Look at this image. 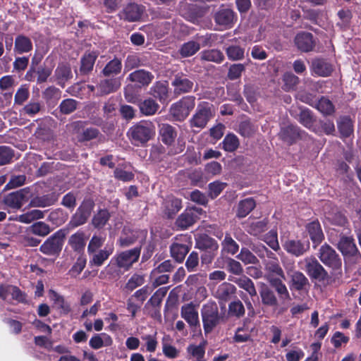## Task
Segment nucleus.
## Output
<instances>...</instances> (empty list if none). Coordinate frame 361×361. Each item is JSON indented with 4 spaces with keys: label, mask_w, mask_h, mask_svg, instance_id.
Here are the masks:
<instances>
[{
    "label": "nucleus",
    "mask_w": 361,
    "mask_h": 361,
    "mask_svg": "<svg viewBox=\"0 0 361 361\" xmlns=\"http://www.w3.org/2000/svg\"><path fill=\"white\" fill-rule=\"evenodd\" d=\"M155 135V127L150 121H142L131 126L128 131V136L131 142L135 145H142Z\"/></svg>",
    "instance_id": "nucleus-1"
},
{
    "label": "nucleus",
    "mask_w": 361,
    "mask_h": 361,
    "mask_svg": "<svg viewBox=\"0 0 361 361\" xmlns=\"http://www.w3.org/2000/svg\"><path fill=\"white\" fill-rule=\"evenodd\" d=\"M201 315L206 334L210 333L219 324L221 319L218 306L213 301H208L202 305Z\"/></svg>",
    "instance_id": "nucleus-2"
},
{
    "label": "nucleus",
    "mask_w": 361,
    "mask_h": 361,
    "mask_svg": "<svg viewBox=\"0 0 361 361\" xmlns=\"http://www.w3.org/2000/svg\"><path fill=\"white\" fill-rule=\"evenodd\" d=\"M214 116L213 105L208 102H202L197 105L195 114L190 119V126L191 128L202 129Z\"/></svg>",
    "instance_id": "nucleus-3"
},
{
    "label": "nucleus",
    "mask_w": 361,
    "mask_h": 361,
    "mask_svg": "<svg viewBox=\"0 0 361 361\" xmlns=\"http://www.w3.org/2000/svg\"><path fill=\"white\" fill-rule=\"evenodd\" d=\"M140 252L141 247L120 252L111 259V262H114L120 269L128 271L138 261Z\"/></svg>",
    "instance_id": "nucleus-4"
},
{
    "label": "nucleus",
    "mask_w": 361,
    "mask_h": 361,
    "mask_svg": "<svg viewBox=\"0 0 361 361\" xmlns=\"http://www.w3.org/2000/svg\"><path fill=\"white\" fill-rule=\"evenodd\" d=\"M195 106V98L192 96L184 97L178 102L173 104L170 108V114L176 121L185 120Z\"/></svg>",
    "instance_id": "nucleus-5"
},
{
    "label": "nucleus",
    "mask_w": 361,
    "mask_h": 361,
    "mask_svg": "<svg viewBox=\"0 0 361 361\" xmlns=\"http://www.w3.org/2000/svg\"><path fill=\"white\" fill-rule=\"evenodd\" d=\"M94 207V202L91 200H85L77 209L75 213L72 216L68 224L70 229L85 224L90 217Z\"/></svg>",
    "instance_id": "nucleus-6"
},
{
    "label": "nucleus",
    "mask_w": 361,
    "mask_h": 361,
    "mask_svg": "<svg viewBox=\"0 0 361 361\" xmlns=\"http://www.w3.org/2000/svg\"><path fill=\"white\" fill-rule=\"evenodd\" d=\"M318 257L323 264L333 269H338L341 267V257L335 250L326 243L320 247Z\"/></svg>",
    "instance_id": "nucleus-7"
},
{
    "label": "nucleus",
    "mask_w": 361,
    "mask_h": 361,
    "mask_svg": "<svg viewBox=\"0 0 361 361\" xmlns=\"http://www.w3.org/2000/svg\"><path fill=\"white\" fill-rule=\"evenodd\" d=\"M300 264L302 265V269L312 279L322 281L324 280L327 275L324 267L314 257H306L300 262Z\"/></svg>",
    "instance_id": "nucleus-8"
},
{
    "label": "nucleus",
    "mask_w": 361,
    "mask_h": 361,
    "mask_svg": "<svg viewBox=\"0 0 361 361\" xmlns=\"http://www.w3.org/2000/svg\"><path fill=\"white\" fill-rule=\"evenodd\" d=\"M65 233L60 230L50 236L41 246L40 250L45 255H51L59 252L62 248Z\"/></svg>",
    "instance_id": "nucleus-9"
},
{
    "label": "nucleus",
    "mask_w": 361,
    "mask_h": 361,
    "mask_svg": "<svg viewBox=\"0 0 361 361\" xmlns=\"http://www.w3.org/2000/svg\"><path fill=\"white\" fill-rule=\"evenodd\" d=\"M189 238L181 235L176 238V241L171 245V257L177 262H181L189 252Z\"/></svg>",
    "instance_id": "nucleus-10"
},
{
    "label": "nucleus",
    "mask_w": 361,
    "mask_h": 361,
    "mask_svg": "<svg viewBox=\"0 0 361 361\" xmlns=\"http://www.w3.org/2000/svg\"><path fill=\"white\" fill-rule=\"evenodd\" d=\"M180 316L191 328L200 326L197 307L192 302L185 304L181 307Z\"/></svg>",
    "instance_id": "nucleus-11"
},
{
    "label": "nucleus",
    "mask_w": 361,
    "mask_h": 361,
    "mask_svg": "<svg viewBox=\"0 0 361 361\" xmlns=\"http://www.w3.org/2000/svg\"><path fill=\"white\" fill-rule=\"evenodd\" d=\"M202 211L201 209H186L176 219V226L181 229H186L191 226L198 219Z\"/></svg>",
    "instance_id": "nucleus-12"
},
{
    "label": "nucleus",
    "mask_w": 361,
    "mask_h": 361,
    "mask_svg": "<svg viewBox=\"0 0 361 361\" xmlns=\"http://www.w3.org/2000/svg\"><path fill=\"white\" fill-rule=\"evenodd\" d=\"M310 71L312 75L327 77L333 71L332 65L324 59L317 58L312 61Z\"/></svg>",
    "instance_id": "nucleus-13"
},
{
    "label": "nucleus",
    "mask_w": 361,
    "mask_h": 361,
    "mask_svg": "<svg viewBox=\"0 0 361 361\" xmlns=\"http://www.w3.org/2000/svg\"><path fill=\"white\" fill-rule=\"evenodd\" d=\"M0 298L9 302H20L23 299L20 290L11 285L0 286Z\"/></svg>",
    "instance_id": "nucleus-14"
},
{
    "label": "nucleus",
    "mask_w": 361,
    "mask_h": 361,
    "mask_svg": "<svg viewBox=\"0 0 361 361\" xmlns=\"http://www.w3.org/2000/svg\"><path fill=\"white\" fill-rule=\"evenodd\" d=\"M282 246L287 252L295 257L302 255L309 249L307 244H304L300 240L293 239L282 241Z\"/></svg>",
    "instance_id": "nucleus-15"
},
{
    "label": "nucleus",
    "mask_w": 361,
    "mask_h": 361,
    "mask_svg": "<svg viewBox=\"0 0 361 361\" xmlns=\"http://www.w3.org/2000/svg\"><path fill=\"white\" fill-rule=\"evenodd\" d=\"M264 264L267 271L266 278L269 281L270 278L285 279L283 271L279 264L278 259L266 260Z\"/></svg>",
    "instance_id": "nucleus-16"
},
{
    "label": "nucleus",
    "mask_w": 361,
    "mask_h": 361,
    "mask_svg": "<svg viewBox=\"0 0 361 361\" xmlns=\"http://www.w3.org/2000/svg\"><path fill=\"white\" fill-rule=\"evenodd\" d=\"M176 94L189 92L193 87V82L185 75H176L171 82Z\"/></svg>",
    "instance_id": "nucleus-17"
},
{
    "label": "nucleus",
    "mask_w": 361,
    "mask_h": 361,
    "mask_svg": "<svg viewBox=\"0 0 361 361\" xmlns=\"http://www.w3.org/2000/svg\"><path fill=\"white\" fill-rule=\"evenodd\" d=\"M302 133L299 128L290 124L281 128L279 136L284 142L290 145L299 137H302Z\"/></svg>",
    "instance_id": "nucleus-18"
},
{
    "label": "nucleus",
    "mask_w": 361,
    "mask_h": 361,
    "mask_svg": "<svg viewBox=\"0 0 361 361\" xmlns=\"http://www.w3.org/2000/svg\"><path fill=\"white\" fill-rule=\"evenodd\" d=\"M215 22L226 28L231 27L234 22V12L229 8H223L217 11L214 16Z\"/></svg>",
    "instance_id": "nucleus-19"
},
{
    "label": "nucleus",
    "mask_w": 361,
    "mask_h": 361,
    "mask_svg": "<svg viewBox=\"0 0 361 361\" xmlns=\"http://www.w3.org/2000/svg\"><path fill=\"white\" fill-rule=\"evenodd\" d=\"M154 75L149 71L143 69L131 73L128 79L137 83L140 87L147 86L153 80Z\"/></svg>",
    "instance_id": "nucleus-20"
},
{
    "label": "nucleus",
    "mask_w": 361,
    "mask_h": 361,
    "mask_svg": "<svg viewBox=\"0 0 361 361\" xmlns=\"http://www.w3.org/2000/svg\"><path fill=\"white\" fill-rule=\"evenodd\" d=\"M143 11L142 6L135 4H130L123 9L121 16L128 21H137L140 19Z\"/></svg>",
    "instance_id": "nucleus-21"
},
{
    "label": "nucleus",
    "mask_w": 361,
    "mask_h": 361,
    "mask_svg": "<svg viewBox=\"0 0 361 361\" xmlns=\"http://www.w3.org/2000/svg\"><path fill=\"white\" fill-rule=\"evenodd\" d=\"M337 247L344 256H353L357 252L353 238L349 236H341Z\"/></svg>",
    "instance_id": "nucleus-22"
},
{
    "label": "nucleus",
    "mask_w": 361,
    "mask_h": 361,
    "mask_svg": "<svg viewBox=\"0 0 361 361\" xmlns=\"http://www.w3.org/2000/svg\"><path fill=\"white\" fill-rule=\"evenodd\" d=\"M295 43L300 51L304 52L310 51L314 47L312 35L308 32L299 33L295 38Z\"/></svg>",
    "instance_id": "nucleus-23"
},
{
    "label": "nucleus",
    "mask_w": 361,
    "mask_h": 361,
    "mask_svg": "<svg viewBox=\"0 0 361 361\" xmlns=\"http://www.w3.org/2000/svg\"><path fill=\"white\" fill-rule=\"evenodd\" d=\"M281 279H282L279 278H270L269 283L277 292L282 303L285 304L290 300V296L286 285L282 282Z\"/></svg>",
    "instance_id": "nucleus-24"
},
{
    "label": "nucleus",
    "mask_w": 361,
    "mask_h": 361,
    "mask_svg": "<svg viewBox=\"0 0 361 361\" xmlns=\"http://www.w3.org/2000/svg\"><path fill=\"white\" fill-rule=\"evenodd\" d=\"M58 200V195L54 193L35 197L30 201V205L35 207H46L53 205Z\"/></svg>",
    "instance_id": "nucleus-25"
},
{
    "label": "nucleus",
    "mask_w": 361,
    "mask_h": 361,
    "mask_svg": "<svg viewBox=\"0 0 361 361\" xmlns=\"http://www.w3.org/2000/svg\"><path fill=\"white\" fill-rule=\"evenodd\" d=\"M306 228L312 243L315 245H319L324 239V234L319 221H314L308 224Z\"/></svg>",
    "instance_id": "nucleus-26"
},
{
    "label": "nucleus",
    "mask_w": 361,
    "mask_h": 361,
    "mask_svg": "<svg viewBox=\"0 0 361 361\" xmlns=\"http://www.w3.org/2000/svg\"><path fill=\"white\" fill-rule=\"evenodd\" d=\"M229 280L236 283L240 288L245 290L251 297L257 295V290L254 283L247 276H242L238 278H230Z\"/></svg>",
    "instance_id": "nucleus-27"
},
{
    "label": "nucleus",
    "mask_w": 361,
    "mask_h": 361,
    "mask_svg": "<svg viewBox=\"0 0 361 361\" xmlns=\"http://www.w3.org/2000/svg\"><path fill=\"white\" fill-rule=\"evenodd\" d=\"M4 203L9 208L18 209L23 204V190L11 192L4 198Z\"/></svg>",
    "instance_id": "nucleus-28"
},
{
    "label": "nucleus",
    "mask_w": 361,
    "mask_h": 361,
    "mask_svg": "<svg viewBox=\"0 0 361 361\" xmlns=\"http://www.w3.org/2000/svg\"><path fill=\"white\" fill-rule=\"evenodd\" d=\"M159 133L161 141L167 145H172L177 135L175 128L166 123L160 126Z\"/></svg>",
    "instance_id": "nucleus-29"
},
{
    "label": "nucleus",
    "mask_w": 361,
    "mask_h": 361,
    "mask_svg": "<svg viewBox=\"0 0 361 361\" xmlns=\"http://www.w3.org/2000/svg\"><path fill=\"white\" fill-rule=\"evenodd\" d=\"M181 200L173 196H168L164 202L165 214L171 217L181 209Z\"/></svg>",
    "instance_id": "nucleus-30"
},
{
    "label": "nucleus",
    "mask_w": 361,
    "mask_h": 361,
    "mask_svg": "<svg viewBox=\"0 0 361 361\" xmlns=\"http://www.w3.org/2000/svg\"><path fill=\"white\" fill-rule=\"evenodd\" d=\"M112 343L113 341L110 336L106 334H100L92 336L89 344L94 349H99L103 346H109Z\"/></svg>",
    "instance_id": "nucleus-31"
},
{
    "label": "nucleus",
    "mask_w": 361,
    "mask_h": 361,
    "mask_svg": "<svg viewBox=\"0 0 361 361\" xmlns=\"http://www.w3.org/2000/svg\"><path fill=\"white\" fill-rule=\"evenodd\" d=\"M151 94L161 103H168V87L164 82H156L151 88Z\"/></svg>",
    "instance_id": "nucleus-32"
},
{
    "label": "nucleus",
    "mask_w": 361,
    "mask_h": 361,
    "mask_svg": "<svg viewBox=\"0 0 361 361\" xmlns=\"http://www.w3.org/2000/svg\"><path fill=\"white\" fill-rule=\"evenodd\" d=\"M71 247L75 251H81L84 249L86 243L85 234L82 231H78L71 235L68 240Z\"/></svg>",
    "instance_id": "nucleus-33"
},
{
    "label": "nucleus",
    "mask_w": 361,
    "mask_h": 361,
    "mask_svg": "<svg viewBox=\"0 0 361 361\" xmlns=\"http://www.w3.org/2000/svg\"><path fill=\"white\" fill-rule=\"evenodd\" d=\"M97 58L96 52H90L85 54L81 59V66L80 71L82 74H87L90 72Z\"/></svg>",
    "instance_id": "nucleus-34"
},
{
    "label": "nucleus",
    "mask_w": 361,
    "mask_h": 361,
    "mask_svg": "<svg viewBox=\"0 0 361 361\" xmlns=\"http://www.w3.org/2000/svg\"><path fill=\"white\" fill-rule=\"evenodd\" d=\"M255 200L251 197L241 200L238 206L237 216L245 217L255 207Z\"/></svg>",
    "instance_id": "nucleus-35"
},
{
    "label": "nucleus",
    "mask_w": 361,
    "mask_h": 361,
    "mask_svg": "<svg viewBox=\"0 0 361 361\" xmlns=\"http://www.w3.org/2000/svg\"><path fill=\"white\" fill-rule=\"evenodd\" d=\"M121 85L118 80L116 78L106 79L102 80L98 85V88L102 94H107L116 91Z\"/></svg>",
    "instance_id": "nucleus-36"
},
{
    "label": "nucleus",
    "mask_w": 361,
    "mask_h": 361,
    "mask_svg": "<svg viewBox=\"0 0 361 361\" xmlns=\"http://www.w3.org/2000/svg\"><path fill=\"white\" fill-rule=\"evenodd\" d=\"M235 290L236 288L233 284L224 282L218 287L215 295L221 300H227Z\"/></svg>",
    "instance_id": "nucleus-37"
},
{
    "label": "nucleus",
    "mask_w": 361,
    "mask_h": 361,
    "mask_svg": "<svg viewBox=\"0 0 361 361\" xmlns=\"http://www.w3.org/2000/svg\"><path fill=\"white\" fill-rule=\"evenodd\" d=\"M49 297L54 302L56 307L61 309L64 313H68L71 311L70 304L65 300L62 295L58 294L54 290H50Z\"/></svg>",
    "instance_id": "nucleus-38"
},
{
    "label": "nucleus",
    "mask_w": 361,
    "mask_h": 361,
    "mask_svg": "<svg viewBox=\"0 0 361 361\" xmlns=\"http://www.w3.org/2000/svg\"><path fill=\"white\" fill-rule=\"evenodd\" d=\"M137 232L124 228L119 238L118 244L121 247H128L133 245L137 240Z\"/></svg>",
    "instance_id": "nucleus-39"
},
{
    "label": "nucleus",
    "mask_w": 361,
    "mask_h": 361,
    "mask_svg": "<svg viewBox=\"0 0 361 361\" xmlns=\"http://www.w3.org/2000/svg\"><path fill=\"white\" fill-rule=\"evenodd\" d=\"M122 63L120 59L114 58L104 68L102 73L105 76H114L121 73Z\"/></svg>",
    "instance_id": "nucleus-40"
},
{
    "label": "nucleus",
    "mask_w": 361,
    "mask_h": 361,
    "mask_svg": "<svg viewBox=\"0 0 361 361\" xmlns=\"http://www.w3.org/2000/svg\"><path fill=\"white\" fill-rule=\"evenodd\" d=\"M259 293L264 305L271 307H275L278 305V300L276 295L268 287L265 286L262 288Z\"/></svg>",
    "instance_id": "nucleus-41"
},
{
    "label": "nucleus",
    "mask_w": 361,
    "mask_h": 361,
    "mask_svg": "<svg viewBox=\"0 0 361 361\" xmlns=\"http://www.w3.org/2000/svg\"><path fill=\"white\" fill-rule=\"evenodd\" d=\"M140 110L145 116L154 115L158 110L159 104L152 99H147L140 102Z\"/></svg>",
    "instance_id": "nucleus-42"
},
{
    "label": "nucleus",
    "mask_w": 361,
    "mask_h": 361,
    "mask_svg": "<svg viewBox=\"0 0 361 361\" xmlns=\"http://www.w3.org/2000/svg\"><path fill=\"white\" fill-rule=\"evenodd\" d=\"M112 252L113 248L110 247L109 248L105 247L104 249L99 250L98 252L92 253V257L90 262L95 266L99 267L109 258Z\"/></svg>",
    "instance_id": "nucleus-43"
},
{
    "label": "nucleus",
    "mask_w": 361,
    "mask_h": 361,
    "mask_svg": "<svg viewBox=\"0 0 361 361\" xmlns=\"http://www.w3.org/2000/svg\"><path fill=\"white\" fill-rule=\"evenodd\" d=\"M291 286L293 288L300 290L305 288L308 283V280L305 276L300 271H293L290 274Z\"/></svg>",
    "instance_id": "nucleus-44"
},
{
    "label": "nucleus",
    "mask_w": 361,
    "mask_h": 361,
    "mask_svg": "<svg viewBox=\"0 0 361 361\" xmlns=\"http://www.w3.org/2000/svg\"><path fill=\"white\" fill-rule=\"evenodd\" d=\"M245 307L240 300H235L228 304V314L230 317L240 318L245 314Z\"/></svg>",
    "instance_id": "nucleus-45"
},
{
    "label": "nucleus",
    "mask_w": 361,
    "mask_h": 361,
    "mask_svg": "<svg viewBox=\"0 0 361 361\" xmlns=\"http://www.w3.org/2000/svg\"><path fill=\"white\" fill-rule=\"evenodd\" d=\"M338 128L342 137H349L353 132L351 119L346 116L341 118L338 121Z\"/></svg>",
    "instance_id": "nucleus-46"
},
{
    "label": "nucleus",
    "mask_w": 361,
    "mask_h": 361,
    "mask_svg": "<svg viewBox=\"0 0 361 361\" xmlns=\"http://www.w3.org/2000/svg\"><path fill=\"white\" fill-rule=\"evenodd\" d=\"M187 352L190 360L205 359V348L203 345H190L187 348Z\"/></svg>",
    "instance_id": "nucleus-47"
},
{
    "label": "nucleus",
    "mask_w": 361,
    "mask_h": 361,
    "mask_svg": "<svg viewBox=\"0 0 361 361\" xmlns=\"http://www.w3.org/2000/svg\"><path fill=\"white\" fill-rule=\"evenodd\" d=\"M27 232L39 236H45L51 232L49 226L42 221H38L27 228Z\"/></svg>",
    "instance_id": "nucleus-48"
},
{
    "label": "nucleus",
    "mask_w": 361,
    "mask_h": 361,
    "mask_svg": "<svg viewBox=\"0 0 361 361\" xmlns=\"http://www.w3.org/2000/svg\"><path fill=\"white\" fill-rule=\"evenodd\" d=\"M67 219L68 214L63 212L61 209H57L52 211L48 216V220L56 226L62 225L67 221Z\"/></svg>",
    "instance_id": "nucleus-49"
},
{
    "label": "nucleus",
    "mask_w": 361,
    "mask_h": 361,
    "mask_svg": "<svg viewBox=\"0 0 361 361\" xmlns=\"http://www.w3.org/2000/svg\"><path fill=\"white\" fill-rule=\"evenodd\" d=\"M227 57L231 61H240L244 58L245 49L238 45H231L226 49Z\"/></svg>",
    "instance_id": "nucleus-50"
},
{
    "label": "nucleus",
    "mask_w": 361,
    "mask_h": 361,
    "mask_svg": "<svg viewBox=\"0 0 361 361\" xmlns=\"http://www.w3.org/2000/svg\"><path fill=\"white\" fill-rule=\"evenodd\" d=\"M109 218V212L106 209H101L93 216L92 224L95 228H102L106 225Z\"/></svg>",
    "instance_id": "nucleus-51"
},
{
    "label": "nucleus",
    "mask_w": 361,
    "mask_h": 361,
    "mask_svg": "<svg viewBox=\"0 0 361 361\" xmlns=\"http://www.w3.org/2000/svg\"><path fill=\"white\" fill-rule=\"evenodd\" d=\"M201 59L208 61L221 63L224 60V56L219 50L212 49L202 51L201 53Z\"/></svg>",
    "instance_id": "nucleus-52"
},
{
    "label": "nucleus",
    "mask_w": 361,
    "mask_h": 361,
    "mask_svg": "<svg viewBox=\"0 0 361 361\" xmlns=\"http://www.w3.org/2000/svg\"><path fill=\"white\" fill-rule=\"evenodd\" d=\"M223 148L226 152H234L239 146V140L234 134H228L224 139Z\"/></svg>",
    "instance_id": "nucleus-53"
},
{
    "label": "nucleus",
    "mask_w": 361,
    "mask_h": 361,
    "mask_svg": "<svg viewBox=\"0 0 361 361\" xmlns=\"http://www.w3.org/2000/svg\"><path fill=\"white\" fill-rule=\"evenodd\" d=\"M221 245L224 251L233 255L237 253L239 249L237 243L228 234L226 235Z\"/></svg>",
    "instance_id": "nucleus-54"
},
{
    "label": "nucleus",
    "mask_w": 361,
    "mask_h": 361,
    "mask_svg": "<svg viewBox=\"0 0 361 361\" xmlns=\"http://www.w3.org/2000/svg\"><path fill=\"white\" fill-rule=\"evenodd\" d=\"M200 48V44L194 41H190L183 44L180 53L183 57H188L195 54Z\"/></svg>",
    "instance_id": "nucleus-55"
},
{
    "label": "nucleus",
    "mask_w": 361,
    "mask_h": 361,
    "mask_svg": "<svg viewBox=\"0 0 361 361\" xmlns=\"http://www.w3.org/2000/svg\"><path fill=\"white\" fill-rule=\"evenodd\" d=\"M55 75L60 80V84L62 82L66 81L72 76L70 66L65 64L59 65L55 71Z\"/></svg>",
    "instance_id": "nucleus-56"
},
{
    "label": "nucleus",
    "mask_w": 361,
    "mask_h": 361,
    "mask_svg": "<svg viewBox=\"0 0 361 361\" xmlns=\"http://www.w3.org/2000/svg\"><path fill=\"white\" fill-rule=\"evenodd\" d=\"M237 258L242 261L244 264H256L258 262L257 258L247 248L243 247L240 253L237 255Z\"/></svg>",
    "instance_id": "nucleus-57"
},
{
    "label": "nucleus",
    "mask_w": 361,
    "mask_h": 361,
    "mask_svg": "<svg viewBox=\"0 0 361 361\" xmlns=\"http://www.w3.org/2000/svg\"><path fill=\"white\" fill-rule=\"evenodd\" d=\"M317 109L324 115H330L334 112L332 102L325 97L321 98L318 102Z\"/></svg>",
    "instance_id": "nucleus-58"
},
{
    "label": "nucleus",
    "mask_w": 361,
    "mask_h": 361,
    "mask_svg": "<svg viewBox=\"0 0 361 361\" xmlns=\"http://www.w3.org/2000/svg\"><path fill=\"white\" fill-rule=\"evenodd\" d=\"M264 241L274 251H278L280 249L277 232L275 230L268 232L264 237Z\"/></svg>",
    "instance_id": "nucleus-59"
},
{
    "label": "nucleus",
    "mask_w": 361,
    "mask_h": 361,
    "mask_svg": "<svg viewBox=\"0 0 361 361\" xmlns=\"http://www.w3.org/2000/svg\"><path fill=\"white\" fill-rule=\"evenodd\" d=\"M105 239H106L105 235H94L89 243V245L87 247V252L89 253L96 252L97 250L103 245V244L104 243Z\"/></svg>",
    "instance_id": "nucleus-60"
},
{
    "label": "nucleus",
    "mask_w": 361,
    "mask_h": 361,
    "mask_svg": "<svg viewBox=\"0 0 361 361\" xmlns=\"http://www.w3.org/2000/svg\"><path fill=\"white\" fill-rule=\"evenodd\" d=\"M226 186V183L220 182V181H214L209 184V195L214 199L217 196H219L223 190Z\"/></svg>",
    "instance_id": "nucleus-61"
},
{
    "label": "nucleus",
    "mask_w": 361,
    "mask_h": 361,
    "mask_svg": "<svg viewBox=\"0 0 361 361\" xmlns=\"http://www.w3.org/2000/svg\"><path fill=\"white\" fill-rule=\"evenodd\" d=\"M86 264V258L84 256H80L75 263L70 269L69 273L73 277L78 276L84 269Z\"/></svg>",
    "instance_id": "nucleus-62"
},
{
    "label": "nucleus",
    "mask_w": 361,
    "mask_h": 361,
    "mask_svg": "<svg viewBox=\"0 0 361 361\" xmlns=\"http://www.w3.org/2000/svg\"><path fill=\"white\" fill-rule=\"evenodd\" d=\"M13 157V150L6 146L0 147V166L8 164Z\"/></svg>",
    "instance_id": "nucleus-63"
},
{
    "label": "nucleus",
    "mask_w": 361,
    "mask_h": 361,
    "mask_svg": "<svg viewBox=\"0 0 361 361\" xmlns=\"http://www.w3.org/2000/svg\"><path fill=\"white\" fill-rule=\"evenodd\" d=\"M267 223L264 221H257L251 223L247 228V231L253 235H257L265 231Z\"/></svg>",
    "instance_id": "nucleus-64"
}]
</instances>
